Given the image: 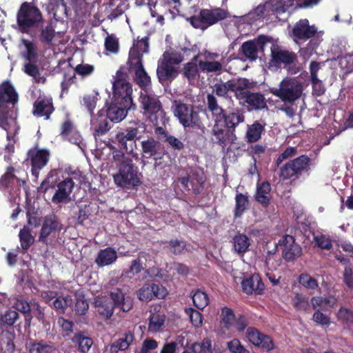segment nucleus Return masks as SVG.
<instances>
[{"instance_id": "33", "label": "nucleus", "mask_w": 353, "mask_h": 353, "mask_svg": "<svg viewBox=\"0 0 353 353\" xmlns=\"http://www.w3.org/2000/svg\"><path fill=\"white\" fill-rule=\"evenodd\" d=\"M184 347H188L193 353H222L219 349L212 348L211 340L208 338H204L201 341L194 342L190 345L187 341Z\"/></svg>"}, {"instance_id": "45", "label": "nucleus", "mask_w": 353, "mask_h": 353, "mask_svg": "<svg viewBox=\"0 0 353 353\" xmlns=\"http://www.w3.org/2000/svg\"><path fill=\"white\" fill-rule=\"evenodd\" d=\"M99 92L96 91H93L90 94H85L83 97L82 104L88 111L91 117H94L93 112L99 101Z\"/></svg>"}, {"instance_id": "47", "label": "nucleus", "mask_w": 353, "mask_h": 353, "mask_svg": "<svg viewBox=\"0 0 353 353\" xmlns=\"http://www.w3.org/2000/svg\"><path fill=\"white\" fill-rule=\"evenodd\" d=\"M19 238L21 246L25 252H26L30 248L31 245L34 241V238L32 235L30 230L26 227H23L20 230L19 233Z\"/></svg>"}, {"instance_id": "2", "label": "nucleus", "mask_w": 353, "mask_h": 353, "mask_svg": "<svg viewBox=\"0 0 353 353\" xmlns=\"http://www.w3.org/2000/svg\"><path fill=\"white\" fill-rule=\"evenodd\" d=\"M173 113L186 132H200L204 134L206 128L200 115V112L193 105L174 100Z\"/></svg>"}, {"instance_id": "26", "label": "nucleus", "mask_w": 353, "mask_h": 353, "mask_svg": "<svg viewBox=\"0 0 353 353\" xmlns=\"http://www.w3.org/2000/svg\"><path fill=\"white\" fill-rule=\"evenodd\" d=\"M141 154L142 159H150L160 154V143L155 139L153 137H148L147 139L141 141Z\"/></svg>"}, {"instance_id": "14", "label": "nucleus", "mask_w": 353, "mask_h": 353, "mask_svg": "<svg viewBox=\"0 0 353 353\" xmlns=\"http://www.w3.org/2000/svg\"><path fill=\"white\" fill-rule=\"evenodd\" d=\"M120 72H117L118 77L113 82V96L115 101H123L126 103H134L132 98V88L130 82L119 77Z\"/></svg>"}, {"instance_id": "54", "label": "nucleus", "mask_w": 353, "mask_h": 353, "mask_svg": "<svg viewBox=\"0 0 353 353\" xmlns=\"http://www.w3.org/2000/svg\"><path fill=\"white\" fill-rule=\"evenodd\" d=\"M165 243L167 244L166 248L174 255L181 254L186 248L185 243L179 239H172L169 241H165Z\"/></svg>"}, {"instance_id": "21", "label": "nucleus", "mask_w": 353, "mask_h": 353, "mask_svg": "<svg viewBox=\"0 0 353 353\" xmlns=\"http://www.w3.org/2000/svg\"><path fill=\"white\" fill-rule=\"evenodd\" d=\"M61 230L62 224L58 216L54 214H48L44 218L39 234V241L47 243V239L50 235L56 232H60Z\"/></svg>"}, {"instance_id": "49", "label": "nucleus", "mask_w": 353, "mask_h": 353, "mask_svg": "<svg viewBox=\"0 0 353 353\" xmlns=\"http://www.w3.org/2000/svg\"><path fill=\"white\" fill-rule=\"evenodd\" d=\"M158 130H162V133L165 138L164 141L168 143L170 148L177 151H181L184 148V143L181 140L173 135L169 134L168 132L164 130L161 127H159Z\"/></svg>"}, {"instance_id": "56", "label": "nucleus", "mask_w": 353, "mask_h": 353, "mask_svg": "<svg viewBox=\"0 0 353 353\" xmlns=\"http://www.w3.org/2000/svg\"><path fill=\"white\" fill-rule=\"evenodd\" d=\"M199 65L203 71L207 72H221L222 70V64L216 61H199Z\"/></svg>"}, {"instance_id": "22", "label": "nucleus", "mask_w": 353, "mask_h": 353, "mask_svg": "<svg viewBox=\"0 0 353 353\" xmlns=\"http://www.w3.org/2000/svg\"><path fill=\"white\" fill-rule=\"evenodd\" d=\"M270 50V61L276 66H280L281 64H292L296 59V55L294 52L282 50L281 48L276 44L272 43Z\"/></svg>"}, {"instance_id": "27", "label": "nucleus", "mask_w": 353, "mask_h": 353, "mask_svg": "<svg viewBox=\"0 0 353 353\" xmlns=\"http://www.w3.org/2000/svg\"><path fill=\"white\" fill-rule=\"evenodd\" d=\"M91 125L95 139L105 134L111 128L108 119L105 117L103 110H100L98 112V117L97 119H94V117H92Z\"/></svg>"}, {"instance_id": "52", "label": "nucleus", "mask_w": 353, "mask_h": 353, "mask_svg": "<svg viewBox=\"0 0 353 353\" xmlns=\"http://www.w3.org/2000/svg\"><path fill=\"white\" fill-rule=\"evenodd\" d=\"M22 43L26 49V53L24 55L26 60L28 61H37V48L34 43L28 39H23Z\"/></svg>"}, {"instance_id": "8", "label": "nucleus", "mask_w": 353, "mask_h": 353, "mask_svg": "<svg viewBox=\"0 0 353 353\" xmlns=\"http://www.w3.org/2000/svg\"><path fill=\"white\" fill-rule=\"evenodd\" d=\"M42 21V14L37 7L28 2L21 5L17 14V22L22 33H28L31 28L37 27Z\"/></svg>"}, {"instance_id": "20", "label": "nucleus", "mask_w": 353, "mask_h": 353, "mask_svg": "<svg viewBox=\"0 0 353 353\" xmlns=\"http://www.w3.org/2000/svg\"><path fill=\"white\" fill-rule=\"evenodd\" d=\"M167 294L166 289L161 285L145 283L137 292L139 300L148 302L154 299H163Z\"/></svg>"}, {"instance_id": "10", "label": "nucleus", "mask_w": 353, "mask_h": 353, "mask_svg": "<svg viewBox=\"0 0 353 353\" xmlns=\"http://www.w3.org/2000/svg\"><path fill=\"white\" fill-rule=\"evenodd\" d=\"M316 32L317 29L316 27L314 26H310L309 21L306 19L299 20L292 28V34L296 42H298L299 40L305 41L311 39L306 47V50L310 53L318 46L316 40L312 39L316 34Z\"/></svg>"}, {"instance_id": "48", "label": "nucleus", "mask_w": 353, "mask_h": 353, "mask_svg": "<svg viewBox=\"0 0 353 353\" xmlns=\"http://www.w3.org/2000/svg\"><path fill=\"white\" fill-rule=\"evenodd\" d=\"M129 70L132 72L144 68L143 65V56L138 54L134 50H130L127 62Z\"/></svg>"}, {"instance_id": "36", "label": "nucleus", "mask_w": 353, "mask_h": 353, "mask_svg": "<svg viewBox=\"0 0 353 353\" xmlns=\"http://www.w3.org/2000/svg\"><path fill=\"white\" fill-rule=\"evenodd\" d=\"M311 303L314 310L327 311L330 308L333 307L336 303V300L334 297H323V296H314L311 299Z\"/></svg>"}, {"instance_id": "60", "label": "nucleus", "mask_w": 353, "mask_h": 353, "mask_svg": "<svg viewBox=\"0 0 353 353\" xmlns=\"http://www.w3.org/2000/svg\"><path fill=\"white\" fill-rule=\"evenodd\" d=\"M114 306L110 302H101L97 305V311L100 315L106 319H110L114 312Z\"/></svg>"}, {"instance_id": "43", "label": "nucleus", "mask_w": 353, "mask_h": 353, "mask_svg": "<svg viewBox=\"0 0 353 353\" xmlns=\"http://www.w3.org/2000/svg\"><path fill=\"white\" fill-rule=\"evenodd\" d=\"M71 299L69 296L59 295L52 301L50 307L54 309L58 314H64L66 310L71 304Z\"/></svg>"}, {"instance_id": "50", "label": "nucleus", "mask_w": 353, "mask_h": 353, "mask_svg": "<svg viewBox=\"0 0 353 353\" xmlns=\"http://www.w3.org/2000/svg\"><path fill=\"white\" fill-rule=\"evenodd\" d=\"M15 169L13 166H8L6 172L0 178V189L6 190L14 179H17L14 174Z\"/></svg>"}, {"instance_id": "1", "label": "nucleus", "mask_w": 353, "mask_h": 353, "mask_svg": "<svg viewBox=\"0 0 353 353\" xmlns=\"http://www.w3.org/2000/svg\"><path fill=\"white\" fill-rule=\"evenodd\" d=\"M113 158L116 162L119 163L118 172L113 175L116 185L126 190L139 186L141 181L139 176V169L132 159L123 153L114 154Z\"/></svg>"}, {"instance_id": "7", "label": "nucleus", "mask_w": 353, "mask_h": 353, "mask_svg": "<svg viewBox=\"0 0 353 353\" xmlns=\"http://www.w3.org/2000/svg\"><path fill=\"white\" fill-rule=\"evenodd\" d=\"M302 83L292 78L285 77L279 83V88H271L270 92L279 98L283 103L293 105L303 93Z\"/></svg>"}, {"instance_id": "62", "label": "nucleus", "mask_w": 353, "mask_h": 353, "mask_svg": "<svg viewBox=\"0 0 353 353\" xmlns=\"http://www.w3.org/2000/svg\"><path fill=\"white\" fill-rule=\"evenodd\" d=\"M298 150L296 147L289 146L280 154L275 161V165L277 168L280 166L282 162L286 159H291L297 154Z\"/></svg>"}, {"instance_id": "31", "label": "nucleus", "mask_w": 353, "mask_h": 353, "mask_svg": "<svg viewBox=\"0 0 353 353\" xmlns=\"http://www.w3.org/2000/svg\"><path fill=\"white\" fill-rule=\"evenodd\" d=\"M118 256L114 248L108 247L100 250L95 259V263L99 268L108 266L116 262Z\"/></svg>"}, {"instance_id": "16", "label": "nucleus", "mask_w": 353, "mask_h": 353, "mask_svg": "<svg viewBox=\"0 0 353 353\" xmlns=\"http://www.w3.org/2000/svg\"><path fill=\"white\" fill-rule=\"evenodd\" d=\"M131 109H136V105L134 103H126L123 101H115L114 99H112L111 103L105 110V117L112 122H120L125 119L128 111Z\"/></svg>"}, {"instance_id": "37", "label": "nucleus", "mask_w": 353, "mask_h": 353, "mask_svg": "<svg viewBox=\"0 0 353 353\" xmlns=\"http://www.w3.org/2000/svg\"><path fill=\"white\" fill-rule=\"evenodd\" d=\"M36 63L37 61H28L27 63H25L23 71L27 75L34 78L36 83H45L46 79L41 75L39 66Z\"/></svg>"}, {"instance_id": "41", "label": "nucleus", "mask_w": 353, "mask_h": 353, "mask_svg": "<svg viewBox=\"0 0 353 353\" xmlns=\"http://www.w3.org/2000/svg\"><path fill=\"white\" fill-rule=\"evenodd\" d=\"M134 81L143 90L146 91L151 87V78L144 68L134 71Z\"/></svg>"}, {"instance_id": "55", "label": "nucleus", "mask_w": 353, "mask_h": 353, "mask_svg": "<svg viewBox=\"0 0 353 353\" xmlns=\"http://www.w3.org/2000/svg\"><path fill=\"white\" fill-rule=\"evenodd\" d=\"M185 313L189 316L190 321L194 327H199L202 325L203 316L200 312L192 307H188L185 309Z\"/></svg>"}, {"instance_id": "18", "label": "nucleus", "mask_w": 353, "mask_h": 353, "mask_svg": "<svg viewBox=\"0 0 353 353\" xmlns=\"http://www.w3.org/2000/svg\"><path fill=\"white\" fill-rule=\"evenodd\" d=\"M139 102L140 108L144 110V113L154 115L158 113H163V109L162 107L161 102L159 98L152 94L148 93V90L141 92Z\"/></svg>"}, {"instance_id": "17", "label": "nucleus", "mask_w": 353, "mask_h": 353, "mask_svg": "<svg viewBox=\"0 0 353 353\" xmlns=\"http://www.w3.org/2000/svg\"><path fill=\"white\" fill-rule=\"evenodd\" d=\"M178 181L185 190H192L195 195L202 192L205 182L203 173L196 170H192L187 176L179 177Z\"/></svg>"}, {"instance_id": "12", "label": "nucleus", "mask_w": 353, "mask_h": 353, "mask_svg": "<svg viewBox=\"0 0 353 353\" xmlns=\"http://www.w3.org/2000/svg\"><path fill=\"white\" fill-rule=\"evenodd\" d=\"M28 159L30 161L31 172L36 179L39 175L40 170L48 163L50 152L46 149L31 148L27 153Z\"/></svg>"}, {"instance_id": "13", "label": "nucleus", "mask_w": 353, "mask_h": 353, "mask_svg": "<svg viewBox=\"0 0 353 353\" xmlns=\"http://www.w3.org/2000/svg\"><path fill=\"white\" fill-rule=\"evenodd\" d=\"M282 250V256L287 262L294 261L302 254L301 247L296 243L293 236L285 234L278 242Z\"/></svg>"}, {"instance_id": "4", "label": "nucleus", "mask_w": 353, "mask_h": 353, "mask_svg": "<svg viewBox=\"0 0 353 353\" xmlns=\"http://www.w3.org/2000/svg\"><path fill=\"white\" fill-rule=\"evenodd\" d=\"M245 115L241 109L236 108L232 111L223 110L220 117L214 121L212 134L215 137L216 143L225 145L226 143V130L228 133H234L236 127L245 121Z\"/></svg>"}, {"instance_id": "29", "label": "nucleus", "mask_w": 353, "mask_h": 353, "mask_svg": "<svg viewBox=\"0 0 353 353\" xmlns=\"http://www.w3.org/2000/svg\"><path fill=\"white\" fill-rule=\"evenodd\" d=\"M271 185L265 181L262 183H258L256 190L254 194L255 201L260 203L263 207L268 208L270 204L271 200Z\"/></svg>"}, {"instance_id": "58", "label": "nucleus", "mask_w": 353, "mask_h": 353, "mask_svg": "<svg viewBox=\"0 0 353 353\" xmlns=\"http://www.w3.org/2000/svg\"><path fill=\"white\" fill-rule=\"evenodd\" d=\"M182 71L183 76L189 81L196 79L199 73L198 66L195 63L193 62H188L185 63L183 68Z\"/></svg>"}, {"instance_id": "3", "label": "nucleus", "mask_w": 353, "mask_h": 353, "mask_svg": "<svg viewBox=\"0 0 353 353\" xmlns=\"http://www.w3.org/2000/svg\"><path fill=\"white\" fill-rule=\"evenodd\" d=\"M19 95L13 85L9 81L0 84V128L7 132L6 139L10 141L11 135L8 132L10 128V119H13V109L18 103Z\"/></svg>"}, {"instance_id": "46", "label": "nucleus", "mask_w": 353, "mask_h": 353, "mask_svg": "<svg viewBox=\"0 0 353 353\" xmlns=\"http://www.w3.org/2000/svg\"><path fill=\"white\" fill-rule=\"evenodd\" d=\"M207 108L208 110L212 113L213 121L219 117L220 114L223 112L224 109L218 103L216 98L212 94L207 95Z\"/></svg>"}, {"instance_id": "32", "label": "nucleus", "mask_w": 353, "mask_h": 353, "mask_svg": "<svg viewBox=\"0 0 353 353\" xmlns=\"http://www.w3.org/2000/svg\"><path fill=\"white\" fill-rule=\"evenodd\" d=\"M12 308L16 310L18 313L21 312L24 316V327L30 328L32 315L31 314L30 303L25 299H17L13 303Z\"/></svg>"}, {"instance_id": "57", "label": "nucleus", "mask_w": 353, "mask_h": 353, "mask_svg": "<svg viewBox=\"0 0 353 353\" xmlns=\"http://www.w3.org/2000/svg\"><path fill=\"white\" fill-rule=\"evenodd\" d=\"M299 283L309 290H315L319 287L318 281L307 273H303L299 275Z\"/></svg>"}, {"instance_id": "63", "label": "nucleus", "mask_w": 353, "mask_h": 353, "mask_svg": "<svg viewBox=\"0 0 353 353\" xmlns=\"http://www.w3.org/2000/svg\"><path fill=\"white\" fill-rule=\"evenodd\" d=\"M338 319L347 325H353V310L341 307L337 313Z\"/></svg>"}, {"instance_id": "40", "label": "nucleus", "mask_w": 353, "mask_h": 353, "mask_svg": "<svg viewBox=\"0 0 353 353\" xmlns=\"http://www.w3.org/2000/svg\"><path fill=\"white\" fill-rule=\"evenodd\" d=\"M29 353H56V348L43 340L32 341L29 343Z\"/></svg>"}, {"instance_id": "35", "label": "nucleus", "mask_w": 353, "mask_h": 353, "mask_svg": "<svg viewBox=\"0 0 353 353\" xmlns=\"http://www.w3.org/2000/svg\"><path fill=\"white\" fill-rule=\"evenodd\" d=\"M72 340L74 343L78 345V350L81 353L88 352L93 344L92 339L84 332L75 333Z\"/></svg>"}, {"instance_id": "51", "label": "nucleus", "mask_w": 353, "mask_h": 353, "mask_svg": "<svg viewBox=\"0 0 353 353\" xmlns=\"http://www.w3.org/2000/svg\"><path fill=\"white\" fill-rule=\"evenodd\" d=\"M236 317L233 310L228 307L222 308L221 323L227 330L231 329L234 323Z\"/></svg>"}, {"instance_id": "61", "label": "nucleus", "mask_w": 353, "mask_h": 353, "mask_svg": "<svg viewBox=\"0 0 353 353\" xmlns=\"http://www.w3.org/2000/svg\"><path fill=\"white\" fill-rule=\"evenodd\" d=\"M55 36V31L51 26H47L41 30L39 39L45 45H50Z\"/></svg>"}, {"instance_id": "38", "label": "nucleus", "mask_w": 353, "mask_h": 353, "mask_svg": "<svg viewBox=\"0 0 353 353\" xmlns=\"http://www.w3.org/2000/svg\"><path fill=\"white\" fill-rule=\"evenodd\" d=\"M248 208V196L243 193H237L235 196L234 218H240Z\"/></svg>"}, {"instance_id": "11", "label": "nucleus", "mask_w": 353, "mask_h": 353, "mask_svg": "<svg viewBox=\"0 0 353 353\" xmlns=\"http://www.w3.org/2000/svg\"><path fill=\"white\" fill-rule=\"evenodd\" d=\"M272 41L271 37L261 34L252 40L243 42L241 46V51L248 59L255 61L258 58V53L263 52L266 44Z\"/></svg>"}, {"instance_id": "44", "label": "nucleus", "mask_w": 353, "mask_h": 353, "mask_svg": "<svg viewBox=\"0 0 353 353\" xmlns=\"http://www.w3.org/2000/svg\"><path fill=\"white\" fill-rule=\"evenodd\" d=\"M165 321V316L161 313L152 314L149 318L148 330L152 332L161 330Z\"/></svg>"}, {"instance_id": "6", "label": "nucleus", "mask_w": 353, "mask_h": 353, "mask_svg": "<svg viewBox=\"0 0 353 353\" xmlns=\"http://www.w3.org/2000/svg\"><path fill=\"white\" fill-rule=\"evenodd\" d=\"M227 10L221 8L211 9L203 8L199 10L198 15H193L187 18V21L196 29L205 30L229 17Z\"/></svg>"}, {"instance_id": "53", "label": "nucleus", "mask_w": 353, "mask_h": 353, "mask_svg": "<svg viewBox=\"0 0 353 353\" xmlns=\"http://www.w3.org/2000/svg\"><path fill=\"white\" fill-rule=\"evenodd\" d=\"M194 305L199 310L204 309L209 303L207 294L200 290H197L192 296Z\"/></svg>"}, {"instance_id": "28", "label": "nucleus", "mask_w": 353, "mask_h": 353, "mask_svg": "<svg viewBox=\"0 0 353 353\" xmlns=\"http://www.w3.org/2000/svg\"><path fill=\"white\" fill-rule=\"evenodd\" d=\"M241 285L243 291L248 294H261L264 290V284L259 274H253L243 279Z\"/></svg>"}, {"instance_id": "34", "label": "nucleus", "mask_w": 353, "mask_h": 353, "mask_svg": "<svg viewBox=\"0 0 353 353\" xmlns=\"http://www.w3.org/2000/svg\"><path fill=\"white\" fill-rule=\"evenodd\" d=\"M19 320V313L12 308L7 309L4 312H0V327L2 329L15 327Z\"/></svg>"}, {"instance_id": "59", "label": "nucleus", "mask_w": 353, "mask_h": 353, "mask_svg": "<svg viewBox=\"0 0 353 353\" xmlns=\"http://www.w3.org/2000/svg\"><path fill=\"white\" fill-rule=\"evenodd\" d=\"M130 50H134L135 52H137L138 54L142 56L144 53H147L149 50L148 37H145L140 40L137 39L136 42H134L133 46Z\"/></svg>"}, {"instance_id": "25", "label": "nucleus", "mask_w": 353, "mask_h": 353, "mask_svg": "<svg viewBox=\"0 0 353 353\" xmlns=\"http://www.w3.org/2000/svg\"><path fill=\"white\" fill-rule=\"evenodd\" d=\"M110 296L113 301L114 307H119L121 311L127 312L133 306V300L130 296H125L123 291L117 288L110 293Z\"/></svg>"}, {"instance_id": "15", "label": "nucleus", "mask_w": 353, "mask_h": 353, "mask_svg": "<svg viewBox=\"0 0 353 353\" xmlns=\"http://www.w3.org/2000/svg\"><path fill=\"white\" fill-rule=\"evenodd\" d=\"M248 111H258L268 108L265 95L260 92H249L237 99Z\"/></svg>"}, {"instance_id": "39", "label": "nucleus", "mask_w": 353, "mask_h": 353, "mask_svg": "<svg viewBox=\"0 0 353 353\" xmlns=\"http://www.w3.org/2000/svg\"><path fill=\"white\" fill-rule=\"evenodd\" d=\"M59 179L57 170H51L39 187V191L40 192L46 193L50 189H54L59 183Z\"/></svg>"}, {"instance_id": "5", "label": "nucleus", "mask_w": 353, "mask_h": 353, "mask_svg": "<svg viewBox=\"0 0 353 353\" xmlns=\"http://www.w3.org/2000/svg\"><path fill=\"white\" fill-rule=\"evenodd\" d=\"M146 125L141 121L130 122L126 128L118 131L112 142L117 145L121 153L133 154L137 141L145 133Z\"/></svg>"}, {"instance_id": "30", "label": "nucleus", "mask_w": 353, "mask_h": 353, "mask_svg": "<svg viewBox=\"0 0 353 353\" xmlns=\"http://www.w3.org/2000/svg\"><path fill=\"white\" fill-rule=\"evenodd\" d=\"M265 122L259 121H255L252 124L248 125L245 136L247 143H253L259 141L265 131Z\"/></svg>"}, {"instance_id": "23", "label": "nucleus", "mask_w": 353, "mask_h": 353, "mask_svg": "<svg viewBox=\"0 0 353 353\" xmlns=\"http://www.w3.org/2000/svg\"><path fill=\"white\" fill-rule=\"evenodd\" d=\"M54 110L52 98H39L33 103L32 114L34 117H44L46 120H48Z\"/></svg>"}, {"instance_id": "24", "label": "nucleus", "mask_w": 353, "mask_h": 353, "mask_svg": "<svg viewBox=\"0 0 353 353\" xmlns=\"http://www.w3.org/2000/svg\"><path fill=\"white\" fill-rule=\"evenodd\" d=\"M179 71L174 65H170L167 62H159L157 69V76L159 83L162 85L172 82L178 76Z\"/></svg>"}, {"instance_id": "42", "label": "nucleus", "mask_w": 353, "mask_h": 353, "mask_svg": "<svg viewBox=\"0 0 353 353\" xmlns=\"http://www.w3.org/2000/svg\"><path fill=\"white\" fill-rule=\"evenodd\" d=\"M250 245V240L246 234H238L233 238L234 251L239 254H244Z\"/></svg>"}, {"instance_id": "64", "label": "nucleus", "mask_w": 353, "mask_h": 353, "mask_svg": "<svg viewBox=\"0 0 353 353\" xmlns=\"http://www.w3.org/2000/svg\"><path fill=\"white\" fill-rule=\"evenodd\" d=\"M292 303L296 310L306 311L309 307L308 299L302 294H296L292 299Z\"/></svg>"}, {"instance_id": "9", "label": "nucleus", "mask_w": 353, "mask_h": 353, "mask_svg": "<svg viewBox=\"0 0 353 353\" xmlns=\"http://www.w3.org/2000/svg\"><path fill=\"white\" fill-rule=\"evenodd\" d=\"M311 159L307 155H301L280 167L279 176L283 180L299 178L304 172L310 170Z\"/></svg>"}, {"instance_id": "19", "label": "nucleus", "mask_w": 353, "mask_h": 353, "mask_svg": "<svg viewBox=\"0 0 353 353\" xmlns=\"http://www.w3.org/2000/svg\"><path fill=\"white\" fill-rule=\"evenodd\" d=\"M74 186V182L71 177H67L59 182L57 189L52 197V202L54 204L69 202Z\"/></svg>"}]
</instances>
